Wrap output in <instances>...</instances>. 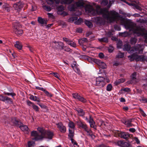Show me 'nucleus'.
Segmentation results:
<instances>
[{
  "mask_svg": "<svg viewBox=\"0 0 147 147\" xmlns=\"http://www.w3.org/2000/svg\"><path fill=\"white\" fill-rule=\"evenodd\" d=\"M100 13L103 14L104 18L110 22L116 21L117 22H119L120 24L124 25L125 28L130 31L133 32L137 34L138 36H144L147 41V33L144 32V29L140 26H137L136 24L132 22H126L125 18L119 15V13L114 11L109 12L108 10L105 9H100Z\"/></svg>",
  "mask_w": 147,
  "mask_h": 147,
  "instance_id": "f257e3e1",
  "label": "nucleus"
},
{
  "mask_svg": "<svg viewBox=\"0 0 147 147\" xmlns=\"http://www.w3.org/2000/svg\"><path fill=\"white\" fill-rule=\"evenodd\" d=\"M38 130L40 133L39 135L36 131H33L31 132L32 139L36 141L42 140L43 138L51 139L53 136V133L49 130L46 131L43 128L38 127Z\"/></svg>",
  "mask_w": 147,
  "mask_h": 147,
  "instance_id": "f03ea898",
  "label": "nucleus"
},
{
  "mask_svg": "<svg viewBox=\"0 0 147 147\" xmlns=\"http://www.w3.org/2000/svg\"><path fill=\"white\" fill-rule=\"evenodd\" d=\"M141 45L138 44L131 48L130 45L126 44L124 45L123 49L124 51H127L129 53H133L134 52L138 51L139 53H142L143 49H141Z\"/></svg>",
  "mask_w": 147,
  "mask_h": 147,
  "instance_id": "7ed1b4c3",
  "label": "nucleus"
},
{
  "mask_svg": "<svg viewBox=\"0 0 147 147\" xmlns=\"http://www.w3.org/2000/svg\"><path fill=\"white\" fill-rule=\"evenodd\" d=\"M95 5V4L94 3H88L86 4L84 7L86 12L92 16H94L97 14V10L95 9L93 7Z\"/></svg>",
  "mask_w": 147,
  "mask_h": 147,
  "instance_id": "20e7f679",
  "label": "nucleus"
},
{
  "mask_svg": "<svg viewBox=\"0 0 147 147\" xmlns=\"http://www.w3.org/2000/svg\"><path fill=\"white\" fill-rule=\"evenodd\" d=\"M110 82L109 78L106 77L105 78L102 76H99L96 79V86L102 87H104L107 83Z\"/></svg>",
  "mask_w": 147,
  "mask_h": 147,
  "instance_id": "39448f33",
  "label": "nucleus"
},
{
  "mask_svg": "<svg viewBox=\"0 0 147 147\" xmlns=\"http://www.w3.org/2000/svg\"><path fill=\"white\" fill-rule=\"evenodd\" d=\"M128 57L129 58L130 61H134L135 59L136 60L143 61L147 60V57L144 55H138L136 53H134L131 55L129 56Z\"/></svg>",
  "mask_w": 147,
  "mask_h": 147,
  "instance_id": "423d86ee",
  "label": "nucleus"
},
{
  "mask_svg": "<svg viewBox=\"0 0 147 147\" xmlns=\"http://www.w3.org/2000/svg\"><path fill=\"white\" fill-rule=\"evenodd\" d=\"M13 25L14 32L18 36L21 35L23 32L22 29L20 28L21 27L20 23L18 22L13 23Z\"/></svg>",
  "mask_w": 147,
  "mask_h": 147,
  "instance_id": "0eeeda50",
  "label": "nucleus"
},
{
  "mask_svg": "<svg viewBox=\"0 0 147 147\" xmlns=\"http://www.w3.org/2000/svg\"><path fill=\"white\" fill-rule=\"evenodd\" d=\"M76 123L78 128L82 129L84 130L88 127L87 125L84 122L80 120L76 121Z\"/></svg>",
  "mask_w": 147,
  "mask_h": 147,
  "instance_id": "6e6552de",
  "label": "nucleus"
},
{
  "mask_svg": "<svg viewBox=\"0 0 147 147\" xmlns=\"http://www.w3.org/2000/svg\"><path fill=\"white\" fill-rule=\"evenodd\" d=\"M73 97L78 100L83 102H86L87 100L83 97L81 96L80 95L77 93H73L72 94Z\"/></svg>",
  "mask_w": 147,
  "mask_h": 147,
  "instance_id": "1a4fd4ad",
  "label": "nucleus"
},
{
  "mask_svg": "<svg viewBox=\"0 0 147 147\" xmlns=\"http://www.w3.org/2000/svg\"><path fill=\"white\" fill-rule=\"evenodd\" d=\"M118 135L119 137L125 139H128L132 136V135H130L127 133L121 132L119 133Z\"/></svg>",
  "mask_w": 147,
  "mask_h": 147,
  "instance_id": "9d476101",
  "label": "nucleus"
},
{
  "mask_svg": "<svg viewBox=\"0 0 147 147\" xmlns=\"http://www.w3.org/2000/svg\"><path fill=\"white\" fill-rule=\"evenodd\" d=\"M47 4L51 5L54 8L57 4H59L60 2V0H46Z\"/></svg>",
  "mask_w": 147,
  "mask_h": 147,
  "instance_id": "9b49d317",
  "label": "nucleus"
},
{
  "mask_svg": "<svg viewBox=\"0 0 147 147\" xmlns=\"http://www.w3.org/2000/svg\"><path fill=\"white\" fill-rule=\"evenodd\" d=\"M57 127L59 129V131L62 133H65L66 131V127L64 126L61 122L56 124Z\"/></svg>",
  "mask_w": 147,
  "mask_h": 147,
  "instance_id": "f8f14e48",
  "label": "nucleus"
},
{
  "mask_svg": "<svg viewBox=\"0 0 147 147\" xmlns=\"http://www.w3.org/2000/svg\"><path fill=\"white\" fill-rule=\"evenodd\" d=\"M116 143L118 146L122 147H128L129 146V143L125 142L123 140L118 141Z\"/></svg>",
  "mask_w": 147,
  "mask_h": 147,
  "instance_id": "ddd939ff",
  "label": "nucleus"
},
{
  "mask_svg": "<svg viewBox=\"0 0 147 147\" xmlns=\"http://www.w3.org/2000/svg\"><path fill=\"white\" fill-rule=\"evenodd\" d=\"M95 62L96 64L102 69H105L107 67V65L105 63L101 61L98 59H95Z\"/></svg>",
  "mask_w": 147,
  "mask_h": 147,
  "instance_id": "4468645a",
  "label": "nucleus"
},
{
  "mask_svg": "<svg viewBox=\"0 0 147 147\" xmlns=\"http://www.w3.org/2000/svg\"><path fill=\"white\" fill-rule=\"evenodd\" d=\"M23 5L22 3L20 1L18 2L15 3L13 5V7L16 10L18 11L21 9L23 7Z\"/></svg>",
  "mask_w": 147,
  "mask_h": 147,
  "instance_id": "2eb2a0df",
  "label": "nucleus"
},
{
  "mask_svg": "<svg viewBox=\"0 0 147 147\" xmlns=\"http://www.w3.org/2000/svg\"><path fill=\"white\" fill-rule=\"evenodd\" d=\"M38 21L42 26H45L47 24V21L40 17L38 18Z\"/></svg>",
  "mask_w": 147,
  "mask_h": 147,
  "instance_id": "dca6fc26",
  "label": "nucleus"
},
{
  "mask_svg": "<svg viewBox=\"0 0 147 147\" xmlns=\"http://www.w3.org/2000/svg\"><path fill=\"white\" fill-rule=\"evenodd\" d=\"M87 132V135L91 137L92 138H94L95 137V136L93 134L92 131L90 129H89L88 126L84 130Z\"/></svg>",
  "mask_w": 147,
  "mask_h": 147,
  "instance_id": "f3484780",
  "label": "nucleus"
},
{
  "mask_svg": "<svg viewBox=\"0 0 147 147\" xmlns=\"http://www.w3.org/2000/svg\"><path fill=\"white\" fill-rule=\"evenodd\" d=\"M92 20L96 24H99L101 23L102 19L101 17H97L92 18Z\"/></svg>",
  "mask_w": 147,
  "mask_h": 147,
  "instance_id": "a211bd4d",
  "label": "nucleus"
},
{
  "mask_svg": "<svg viewBox=\"0 0 147 147\" xmlns=\"http://www.w3.org/2000/svg\"><path fill=\"white\" fill-rule=\"evenodd\" d=\"M11 122L16 126H19L21 124V122L14 118L11 119Z\"/></svg>",
  "mask_w": 147,
  "mask_h": 147,
  "instance_id": "6ab92c4d",
  "label": "nucleus"
},
{
  "mask_svg": "<svg viewBox=\"0 0 147 147\" xmlns=\"http://www.w3.org/2000/svg\"><path fill=\"white\" fill-rule=\"evenodd\" d=\"M20 129L23 131H28V128L27 125H24L22 123L19 126Z\"/></svg>",
  "mask_w": 147,
  "mask_h": 147,
  "instance_id": "aec40b11",
  "label": "nucleus"
},
{
  "mask_svg": "<svg viewBox=\"0 0 147 147\" xmlns=\"http://www.w3.org/2000/svg\"><path fill=\"white\" fill-rule=\"evenodd\" d=\"M77 9V8L76 3L71 4L69 5L68 7V9L71 11H74L75 10V9Z\"/></svg>",
  "mask_w": 147,
  "mask_h": 147,
  "instance_id": "412c9836",
  "label": "nucleus"
},
{
  "mask_svg": "<svg viewBox=\"0 0 147 147\" xmlns=\"http://www.w3.org/2000/svg\"><path fill=\"white\" fill-rule=\"evenodd\" d=\"M132 119H127L125 121L124 123L127 126L130 127L132 126L131 122L132 121Z\"/></svg>",
  "mask_w": 147,
  "mask_h": 147,
  "instance_id": "4be33fe9",
  "label": "nucleus"
},
{
  "mask_svg": "<svg viewBox=\"0 0 147 147\" xmlns=\"http://www.w3.org/2000/svg\"><path fill=\"white\" fill-rule=\"evenodd\" d=\"M76 110L77 112L78 115L81 116H83L84 115V112L82 109L80 108H76Z\"/></svg>",
  "mask_w": 147,
  "mask_h": 147,
  "instance_id": "5701e85b",
  "label": "nucleus"
},
{
  "mask_svg": "<svg viewBox=\"0 0 147 147\" xmlns=\"http://www.w3.org/2000/svg\"><path fill=\"white\" fill-rule=\"evenodd\" d=\"M58 4H57V6H56L55 8L57 9L58 12L62 11H63L64 10V9L63 6L62 5L58 6Z\"/></svg>",
  "mask_w": 147,
  "mask_h": 147,
  "instance_id": "b1692460",
  "label": "nucleus"
},
{
  "mask_svg": "<svg viewBox=\"0 0 147 147\" xmlns=\"http://www.w3.org/2000/svg\"><path fill=\"white\" fill-rule=\"evenodd\" d=\"M77 8L83 7L84 5V3L82 1H79L75 3Z\"/></svg>",
  "mask_w": 147,
  "mask_h": 147,
  "instance_id": "393cba45",
  "label": "nucleus"
},
{
  "mask_svg": "<svg viewBox=\"0 0 147 147\" xmlns=\"http://www.w3.org/2000/svg\"><path fill=\"white\" fill-rule=\"evenodd\" d=\"M14 46L19 50H21L22 49V44L19 42H16L14 45Z\"/></svg>",
  "mask_w": 147,
  "mask_h": 147,
  "instance_id": "a878e982",
  "label": "nucleus"
},
{
  "mask_svg": "<svg viewBox=\"0 0 147 147\" xmlns=\"http://www.w3.org/2000/svg\"><path fill=\"white\" fill-rule=\"evenodd\" d=\"M88 41L87 39L85 38H83L78 40L79 43L81 45H82L84 43L87 42Z\"/></svg>",
  "mask_w": 147,
  "mask_h": 147,
  "instance_id": "bb28decb",
  "label": "nucleus"
},
{
  "mask_svg": "<svg viewBox=\"0 0 147 147\" xmlns=\"http://www.w3.org/2000/svg\"><path fill=\"white\" fill-rule=\"evenodd\" d=\"M69 133L68 134V136L70 138V140L73 139L74 135V131L71 129H69Z\"/></svg>",
  "mask_w": 147,
  "mask_h": 147,
  "instance_id": "cd10ccee",
  "label": "nucleus"
},
{
  "mask_svg": "<svg viewBox=\"0 0 147 147\" xmlns=\"http://www.w3.org/2000/svg\"><path fill=\"white\" fill-rule=\"evenodd\" d=\"M137 41V38L135 37H132L130 40V42L131 45L135 44Z\"/></svg>",
  "mask_w": 147,
  "mask_h": 147,
  "instance_id": "c85d7f7f",
  "label": "nucleus"
},
{
  "mask_svg": "<svg viewBox=\"0 0 147 147\" xmlns=\"http://www.w3.org/2000/svg\"><path fill=\"white\" fill-rule=\"evenodd\" d=\"M30 98L31 100L34 101H36L38 102H40V100L39 98L37 97L36 96H34L32 95H31V96H30Z\"/></svg>",
  "mask_w": 147,
  "mask_h": 147,
  "instance_id": "c756f323",
  "label": "nucleus"
},
{
  "mask_svg": "<svg viewBox=\"0 0 147 147\" xmlns=\"http://www.w3.org/2000/svg\"><path fill=\"white\" fill-rule=\"evenodd\" d=\"M125 81V79L121 78L116 81L115 82V84L116 85H117L120 83L124 82Z\"/></svg>",
  "mask_w": 147,
  "mask_h": 147,
  "instance_id": "7c9ffc66",
  "label": "nucleus"
},
{
  "mask_svg": "<svg viewBox=\"0 0 147 147\" xmlns=\"http://www.w3.org/2000/svg\"><path fill=\"white\" fill-rule=\"evenodd\" d=\"M42 7L45 10L48 12L50 11L52 9L50 6L47 5H43Z\"/></svg>",
  "mask_w": 147,
  "mask_h": 147,
  "instance_id": "2f4dec72",
  "label": "nucleus"
},
{
  "mask_svg": "<svg viewBox=\"0 0 147 147\" xmlns=\"http://www.w3.org/2000/svg\"><path fill=\"white\" fill-rule=\"evenodd\" d=\"M73 0H61V3L69 4L71 3Z\"/></svg>",
  "mask_w": 147,
  "mask_h": 147,
  "instance_id": "473e14b6",
  "label": "nucleus"
},
{
  "mask_svg": "<svg viewBox=\"0 0 147 147\" xmlns=\"http://www.w3.org/2000/svg\"><path fill=\"white\" fill-rule=\"evenodd\" d=\"M69 127L73 129L75 128V125L74 123L71 121H70L68 124Z\"/></svg>",
  "mask_w": 147,
  "mask_h": 147,
  "instance_id": "72a5a7b5",
  "label": "nucleus"
},
{
  "mask_svg": "<svg viewBox=\"0 0 147 147\" xmlns=\"http://www.w3.org/2000/svg\"><path fill=\"white\" fill-rule=\"evenodd\" d=\"M74 66H72V68L74 70V71L76 73H79L80 72V71L79 69L78 68L76 67V64H74Z\"/></svg>",
  "mask_w": 147,
  "mask_h": 147,
  "instance_id": "f704fd0d",
  "label": "nucleus"
},
{
  "mask_svg": "<svg viewBox=\"0 0 147 147\" xmlns=\"http://www.w3.org/2000/svg\"><path fill=\"white\" fill-rule=\"evenodd\" d=\"M85 23L89 28H92L93 27L92 23L90 21L86 20L85 21Z\"/></svg>",
  "mask_w": 147,
  "mask_h": 147,
  "instance_id": "c9c22d12",
  "label": "nucleus"
},
{
  "mask_svg": "<svg viewBox=\"0 0 147 147\" xmlns=\"http://www.w3.org/2000/svg\"><path fill=\"white\" fill-rule=\"evenodd\" d=\"M98 40L101 42H108V38L106 37H104L101 38H98Z\"/></svg>",
  "mask_w": 147,
  "mask_h": 147,
  "instance_id": "e433bc0d",
  "label": "nucleus"
},
{
  "mask_svg": "<svg viewBox=\"0 0 147 147\" xmlns=\"http://www.w3.org/2000/svg\"><path fill=\"white\" fill-rule=\"evenodd\" d=\"M62 50H64L65 51L68 52H71L72 51L71 49L66 46H64V47L63 48Z\"/></svg>",
  "mask_w": 147,
  "mask_h": 147,
  "instance_id": "4c0bfd02",
  "label": "nucleus"
},
{
  "mask_svg": "<svg viewBox=\"0 0 147 147\" xmlns=\"http://www.w3.org/2000/svg\"><path fill=\"white\" fill-rule=\"evenodd\" d=\"M5 102L9 104H12L13 103L12 99L10 98H9L7 96L6 98L5 99Z\"/></svg>",
  "mask_w": 147,
  "mask_h": 147,
  "instance_id": "58836bf2",
  "label": "nucleus"
},
{
  "mask_svg": "<svg viewBox=\"0 0 147 147\" xmlns=\"http://www.w3.org/2000/svg\"><path fill=\"white\" fill-rule=\"evenodd\" d=\"M83 22V20L82 18H79L74 23L76 24L79 25Z\"/></svg>",
  "mask_w": 147,
  "mask_h": 147,
  "instance_id": "ea45409f",
  "label": "nucleus"
},
{
  "mask_svg": "<svg viewBox=\"0 0 147 147\" xmlns=\"http://www.w3.org/2000/svg\"><path fill=\"white\" fill-rule=\"evenodd\" d=\"M4 93L6 95L8 96L11 95L12 97H13V96H15L16 95V94L14 93L11 92V93H9V92H4Z\"/></svg>",
  "mask_w": 147,
  "mask_h": 147,
  "instance_id": "a19ab883",
  "label": "nucleus"
},
{
  "mask_svg": "<svg viewBox=\"0 0 147 147\" xmlns=\"http://www.w3.org/2000/svg\"><path fill=\"white\" fill-rule=\"evenodd\" d=\"M68 44L74 47H76V44L75 43L71 40H70V42L68 43Z\"/></svg>",
  "mask_w": 147,
  "mask_h": 147,
  "instance_id": "79ce46f5",
  "label": "nucleus"
},
{
  "mask_svg": "<svg viewBox=\"0 0 147 147\" xmlns=\"http://www.w3.org/2000/svg\"><path fill=\"white\" fill-rule=\"evenodd\" d=\"M137 22H138V21H137ZM138 22L141 23L145 24L147 25V19L140 20L138 21Z\"/></svg>",
  "mask_w": 147,
  "mask_h": 147,
  "instance_id": "37998d69",
  "label": "nucleus"
},
{
  "mask_svg": "<svg viewBox=\"0 0 147 147\" xmlns=\"http://www.w3.org/2000/svg\"><path fill=\"white\" fill-rule=\"evenodd\" d=\"M7 96H4L1 94L0 95V100L3 102L5 101V99Z\"/></svg>",
  "mask_w": 147,
  "mask_h": 147,
  "instance_id": "c03bdc74",
  "label": "nucleus"
},
{
  "mask_svg": "<svg viewBox=\"0 0 147 147\" xmlns=\"http://www.w3.org/2000/svg\"><path fill=\"white\" fill-rule=\"evenodd\" d=\"M57 47H58V46H59V47H61V49H62L65 46L63 43L61 42H58V43H57Z\"/></svg>",
  "mask_w": 147,
  "mask_h": 147,
  "instance_id": "a18cd8bd",
  "label": "nucleus"
},
{
  "mask_svg": "<svg viewBox=\"0 0 147 147\" xmlns=\"http://www.w3.org/2000/svg\"><path fill=\"white\" fill-rule=\"evenodd\" d=\"M108 0H103L101 2V4L104 6H106L108 4Z\"/></svg>",
  "mask_w": 147,
  "mask_h": 147,
  "instance_id": "49530a36",
  "label": "nucleus"
},
{
  "mask_svg": "<svg viewBox=\"0 0 147 147\" xmlns=\"http://www.w3.org/2000/svg\"><path fill=\"white\" fill-rule=\"evenodd\" d=\"M112 86L111 84H108L107 87V90L108 91H110L112 90Z\"/></svg>",
  "mask_w": 147,
  "mask_h": 147,
  "instance_id": "de8ad7c7",
  "label": "nucleus"
},
{
  "mask_svg": "<svg viewBox=\"0 0 147 147\" xmlns=\"http://www.w3.org/2000/svg\"><path fill=\"white\" fill-rule=\"evenodd\" d=\"M90 124V126L91 127L93 128L94 129H96V127L95 125V122L92 123H89Z\"/></svg>",
  "mask_w": 147,
  "mask_h": 147,
  "instance_id": "09e8293b",
  "label": "nucleus"
},
{
  "mask_svg": "<svg viewBox=\"0 0 147 147\" xmlns=\"http://www.w3.org/2000/svg\"><path fill=\"white\" fill-rule=\"evenodd\" d=\"M123 53L119 52L118 53L117 55L116 56V57L118 58H122L123 57Z\"/></svg>",
  "mask_w": 147,
  "mask_h": 147,
  "instance_id": "8fccbe9b",
  "label": "nucleus"
},
{
  "mask_svg": "<svg viewBox=\"0 0 147 147\" xmlns=\"http://www.w3.org/2000/svg\"><path fill=\"white\" fill-rule=\"evenodd\" d=\"M78 18L76 17H72L70 18L69 19V21L71 22H73L74 21L76 20Z\"/></svg>",
  "mask_w": 147,
  "mask_h": 147,
  "instance_id": "3c124183",
  "label": "nucleus"
},
{
  "mask_svg": "<svg viewBox=\"0 0 147 147\" xmlns=\"http://www.w3.org/2000/svg\"><path fill=\"white\" fill-rule=\"evenodd\" d=\"M133 5L134 6V7L136 9L138 10H139L140 11H142V8L141 7H140L138 5H136V4H134V5Z\"/></svg>",
  "mask_w": 147,
  "mask_h": 147,
  "instance_id": "603ef678",
  "label": "nucleus"
},
{
  "mask_svg": "<svg viewBox=\"0 0 147 147\" xmlns=\"http://www.w3.org/2000/svg\"><path fill=\"white\" fill-rule=\"evenodd\" d=\"M32 107L36 111H39L38 107L35 105L34 104Z\"/></svg>",
  "mask_w": 147,
  "mask_h": 147,
  "instance_id": "864d4df0",
  "label": "nucleus"
},
{
  "mask_svg": "<svg viewBox=\"0 0 147 147\" xmlns=\"http://www.w3.org/2000/svg\"><path fill=\"white\" fill-rule=\"evenodd\" d=\"M44 92L45 94L47 96L49 97H52V94L50 93L48 91L44 90Z\"/></svg>",
  "mask_w": 147,
  "mask_h": 147,
  "instance_id": "5fc2aeb1",
  "label": "nucleus"
},
{
  "mask_svg": "<svg viewBox=\"0 0 147 147\" xmlns=\"http://www.w3.org/2000/svg\"><path fill=\"white\" fill-rule=\"evenodd\" d=\"M122 45L121 41H119L117 44V47L118 48H121Z\"/></svg>",
  "mask_w": 147,
  "mask_h": 147,
  "instance_id": "6e6d98bb",
  "label": "nucleus"
},
{
  "mask_svg": "<svg viewBox=\"0 0 147 147\" xmlns=\"http://www.w3.org/2000/svg\"><path fill=\"white\" fill-rule=\"evenodd\" d=\"M27 104L29 106H31L32 107L34 104V103H33V102H32L30 101L29 100L27 101Z\"/></svg>",
  "mask_w": 147,
  "mask_h": 147,
  "instance_id": "4d7b16f0",
  "label": "nucleus"
},
{
  "mask_svg": "<svg viewBox=\"0 0 147 147\" xmlns=\"http://www.w3.org/2000/svg\"><path fill=\"white\" fill-rule=\"evenodd\" d=\"M63 40L67 44L69 42H70V41L71 40L70 39L66 37H63Z\"/></svg>",
  "mask_w": 147,
  "mask_h": 147,
  "instance_id": "13d9d810",
  "label": "nucleus"
},
{
  "mask_svg": "<svg viewBox=\"0 0 147 147\" xmlns=\"http://www.w3.org/2000/svg\"><path fill=\"white\" fill-rule=\"evenodd\" d=\"M121 90L127 92H129L130 91V88H125L121 89Z\"/></svg>",
  "mask_w": 147,
  "mask_h": 147,
  "instance_id": "bf43d9fd",
  "label": "nucleus"
},
{
  "mask_svg": "<svg viewBox=\"0 0 147 147\" xmlns=\"http://www.w3.org/2000/svg\"><path fill=\"white\" fill-rule=\"evenodd\" d=\"M136 73L134 72L132 75V78L133 80H135L136 79Z\"/></svg>",
  "mask_w": 147,
  "mask_h": 147,
  "instance_id": "052dcab7",
  "label": "nucleus"
},
{
  "mask_svg": "<svg viewBox=\"0 0 147 147\" xmlns=\"http://www.w3.org/2000/svg\"><path fill=\"white\" fill-rule=\"evenodd\" d=\"M94 122V121L93 118L92 117L91 115H90L88 122L90 123H92Z\"/></svg>",
  "mask_w": 147,
  "mask_h": 147,
  "instance_id": "680f3d73",
  "label": "nucleus"
},
{
  "mask_svg": "<svg viewBox=\"0 0 147 147\" xmlns=\"http://www.w3.org/2000/svg\"><path fill=\"white\" fill-rule=\"evenodd\" d=\"M139 110L140 111V112L142 115H143L144 116H145L146 114H145V113H144V111L142 109L140 108L139 109Z\"/></svg>",
  "mask_w": 147,
  "mask_h": 147,
  "instance_id": "e2e57ef3",
  "label": "nucleus"
},
{
  "mask_svg": "<svg viewBox=\"0 0 147 147\" xmlns=\"http://www.w3.org/2000/svg\"><path fill=\"white\" fill-rule=\"evenodd\" d=\"M106 34L107 36H110L113 35L112 32L110 31H108L106 33Z\"/></svg>",
  "mask_w": 147,
  "mask_h": 147,
  "instance_id": "0e129e2a",
  "label": "nucleus"
},
{
  "mask_svg": "<svg viewBox=\"0 0 147 147\" xmlns=\"http://www.w3.org/2000/svg\"><path fill=\"white\" fill-rule=\"evenodd\" d=\"M113 48L112 46H110L109 48L108 51L109 52L111 53L113 52Z\"/></svg>",
  "mask_w": 147,
  "mask_h": 147,
  "instance_id": "69168bd1",
  "label": "nucleus"
},
{
  "mask_svg": "<svg viewBox=\"0 0 147 147\" xmlns=\"http://www.w3.org/2000/svg\"><path fill=\"white\" fill-rule=\"evenodd\" d=\"M114 28L115 30L118 31H119L121 30V28L120 27L117 25L115 26Z\"/></svg>",
  "mask_w": 147,
  "mask_h": 147,
  "instance_id": "338daca9",
  "label": "nucleus"
},
{
  "mask_svg": "<svg viewBox=\"0 0 147 147\" xmlns=\"http://www.w3.org/2000/svg\"><path fill=\"white\" fill-rule=\"evenodd\" d=\"M71 142L72 144H73L74 145H75L76 146L78 145V144L76 142V141L74 140L73 139H71Z\"/></svg>",
  "mask_w": 147,
  "mask_h": 147,
  "instance_id": "774afa93",
  "label": "nucleus"
}]
</instances>
